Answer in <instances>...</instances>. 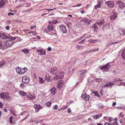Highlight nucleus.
Listing matches in <instances>:
<instances>
[{"instance_id":"nucleus-1","label":"nucleus","mask_w":125,"mask_h":125,"mask_svg":"<svg viewBox=\"0 0 125 125\" xmlns=\"http://www.w3.org/2000/svg\"><path fill=\"white\" fill-rule=\"evenodd\" d=\"M13 42V41L11 40H7L4 43L1 41L0 42V49L5 50L8 47L12 45Z\"/></svg>"},{"instance_id":"nucleus-2","label":"nucleus","mask_w":125,"mask_h":125,"mask_svg":"<svg viewBox=\"0 0 125 125\" xmlns=\"http://www.w3.org/2000/svg\"><path fill=\"white\" fill-rule=\"evenodd\" d=\"M64 75V73L63 72L59 71L58 75L53 77V79L54 80H56L59 78L62 79L63 78Z\"/></svg>"},{"instance_id":"nucleus-3","label":"nucleus","mask_w":125,"mask_h":125,"mask_svg":"<svg viewBox=\"0 0 125 125\" xmlns=\"http://www.w3.org/2000/svg\"><path fill=\"white\" fill-rule=\"evenodd\" d=\"M0 97L1 98H3L5 100H9L10 99L9 93L7 92H6L5 94L4 93H0Z\"/></svg>"},{"instance_id":"nucleus-4","label":"nucleus","mask_w":125,"mask_h":125,"mask_svg":"<svg viewBox=\"0 0 125 125\" xmlns=\"http://www.w3.org/2000/svg\"><path fill=\"white\" fill-rule=\"evenodd\" d=\"M105 4H106L109 8H113L115 4L114 1H108L105 2Z\"/></svg>"},{"instance_id":"nucleus-5","label":"nucleus","mask_w":125,"mask_h":125,"mask_svg":"<svg viewBox=\"0 0 125 125\" xmlns=\"http://www.w3.org/2000/svg\"><path fill=\"white\" fill-rule=\"evenodd\" d=\"M61 31L63 33H65L67 32V30L66 26L63 25H61L60 26Z\"/></svg>"},{"instance_id":"nucleus-6","label":"nucleus","mask_w":125,"mask_h":125,"mask_svg":"<svg viewBox=\"0 0 125 125\" xmlns=\"http://www.w3.org/2000/svg\"><path fill=\"white\" fill-rule=\"evenodd\" d=\"M87 72L86 70L79 71L77 73L82 76H83L86 74Z\"/></svg>"},{"instance_id":"nucleus-7","label":"nucleus","mask_w":125,"mask_h":125,"mask_svg":"<svg viewBox=\"0 0 125 125\" xmlns=\"http://www.w3.org/2000/svg\"><path fill=\"white\" fill-rule=\"evenodd\" d=\"M90 20H89L85 19H83L80 21V22H83L84 23V24L85 25H89L90 24Z\"/></svg>"},{"instance_id":"nucleus-8","label":"nucleus","mask_w":125,"mask_h":125,"mask_svg":"<svg viewBox=\"0 0 125 125\" xmlns=\"http://www.w3.org/2000/svg\"><path fill=\"white\" fill-rule=\"evenodd\" d=\"M22 80L23 82L27 84L29 82L30 79L27 76H24L22 78Z\"/></svg>"},{"instance_id":"nucleus-9","label":"nucleus","mask_w":125,"mask_h":125,"mask_svg":"<svg viewBox=\"0 0 125 125\" xmlns=\"http://www.w3.org/2000/svg\"><path fill=\"white\" fill-rule=\"evenodd\" d=\"M81 97L83 99L87 101L89 100L90 96L89 95H87L86 94H82Z\"/></svg>"},{"instance_id":"nucleus-10","label":"nucleus","mask_w":125,"mask_h":125,"mask_svg":"<svg viewBox=\"0 0 125 125\" xmlns=\"http://www.w3.org/2000/svg\"><path fill=\"white\" fill-rule=\"evenodd\" d=\"M109 63H108L104 66H103L102 67H101L100 69L102 70H108L109 69Z\"/></svg>"},{"instance_id":"nucleus-11","label":"nucleus","mask_w":125,"mask_h":125,"mask_svg":"<svg viewBox=\"0 0 125 125\" xmlns=\"http://www.w3.org/2000/svg\"><path fill=\"white\" fill-rule=\"evenodd\" d=\"M37 52L40 55H45L46 54V51L42 49L37 50Z\"/></svg>"},{"instance_id":"nucleus-12","label":"nucleus","mask_w":125,"mask_h":125,"mask_svg":"<svg viewBox=\"0 0 125 125\" xmlns=\"http://www.w3.org/2000/svg\"><path fill=\"white\" fill-rule=\"evenodd\" d=\"M104 23V20L103 19H101L100 22H96V24H97L99 26H100L103 24Z\"/></svg>"},{"instance_id":"nucleus-13","label":"nucleus","mask_w":125,"mask_h":125,"mask_svg":"<svg viewBox=\"0 0 125 125\" xmlns=\"http://www.w3.org/2000/svg\"><path fill=\"white\" fill-rule=\"evenodd\" d=\"M117 17V15L115 13H114L112 14L110 16V18L111 20H114Z\"/></svg>"},{"instance_id":"nucleus-14","label":"nucleus","mask_w":125,"mask_h":125,"mask_svg":"<svg viewBox=\"0 0 125 125\" xmlns=\"http://www.w3.org/2000/svg\"><path fill=\"white\" fill-rule=\"evenodd\" d=\"M49 92H50L51 94L52 95H53L55 93V89L54 87H53L50 90Z\"/></svg>"},{"instance_id":"nucleus-15","label":"nucleus","mask_w":125,"mask_h":125,"mask_svg":"<svg viewBox=\"0 0 125 125\" xmlns=\"http://www.w3.org/2000/svg\"><path fill=\"white\" fill-rule=\"evenodd\" d=\"M125 32V31L123 29H119L118 31V32L120 35H124Z\"/></svg>"},{"instance_id":"nucleus-16","label":"nucleus","mask_w":125,"mask_h":125,"mask_svg":"<svg viewBox=\"0 0 125 125\" xmlns=\"http://www.w3.org/2000/svg\"><path fill=\"white\" fill-rule=\"evenodd\" d=\"M18 93L21 96H25L27 95V94L26 93H25L22 91H19Z\"/></svg>"},{"instance_id":"nucleus-17","label":"nucleus","mask_w":125,"mask_h":125,"mask_svg":"<svg viewBox=\"0 0 125 125\" xmlns=\"http://www.w3.org/2000/svg\"><path fill=\"white\" fill-rule=\"evenodd\" d=\"M109 27V25L108 24H106L103 25L102 27L103 30L104 31L105 30L107 29Z\"/></svg>"},{"instance_id":"nucleus-18","label":"nucleus","mask_w":125,"mask_h":125,"mask_svg":"<svg viewBox=\"0 0 125 125\" xmlns=\"http://www.w3.org/2000/svg\"><path fill=\"white\" fill-rule=\"evenodd\" d=\"M41 106L40 105H36L34 107V109L36 112H38L40 110Z\"/></svg>"},{"instance_id":"nucleus-19","label":"nucleus","mask_w":125,"mask_h":125,"mask_svg":"<svg viewBox=\"0 0 125 125\" xmlns=\"http://www.w3.org/2000/svg\"><path fill=\"white\" fill-rule=\"evenodd\" d=\"M101 2L100 1H98V4L95 6V9L97 10L98 8L101 7Z\"/></svg>"},{"instance_id":"nucleus-20","label":"nucleus","mask_w":125,"mask_h":125,"mask_svg":"<svg viewBox=\"0 0 125 125\" xmlns=\"http://www.w3.org/2000/svg\"><path fill=\"white\" fill-rule=\"evenodd\" d=\"M5 1H3V0H1L0 1V8H2L5 4Z\"/></svg>"},{"instance_id":"nucleus-21","label":"nucleus","mask_w":125,"mask_h":125,"mask_svg":"<svg viewBox=\"0 0 125 125\" xmlns=\"http://www.w3.org/2000/svg\"><path fill=\"white\" fill-rule=\"evenodd\" d=\"M16 72L19 74H21V69H20L19 67L16 68Z\"/></svg>"},{"instance_id":"nucleus-22","label":"nucleus","mask_w":125,"mask_h":125,"mask_svg":"<svg viewBox=\"0 0 125 125\" xmlns=\"http://www.w3.org/2000/svg\"><path fill=\"white\" fill-rule=\"evenodd\" d=\"M39 83H44L45 80L43 79L42 78H41L40 77H39Z\"/></svg>"},{"instance_id":"nucleus-23","label":"nucleus","mask_w":125,"mask_h":125,"mask_svg":"<svg viewBox=\"0 0 125 125\" xmlns=\"http://www.w3.org/2000/svg\"><path fill=\"white\" fill-rule=\"evenodd\" d=\"M50 77L49 75H46L45 76V79L47 82H49L50 80Z\"/></svg>"},{"instance_id":"nucleus-24","label":"nucleus","mask_w":125,"mask_h":125,"mask_svg":"<svg viewBox=\"0 0 125 125\" xmlns=\"http://www.w3.org/2000/svg\"><path fill=\"white\" fill-rule=\"evenodd\" d=\"M27 71V69L26 68L24 67L23 69H21V74H22L26 72Z\"/></svg>"},{"instance_id":"nucleus-25","label":"nucleus","mask_w":125,"mask_h":125,"mask_svg":"<svg viewBox=\"0 0 125 125\" xmlns=\"http://www.w3.org/2000/svg\"><path fill=\"white\" fill-rule=\"evenodd\" d=\"M48 29L50 30H54L53 26L50 24L48 25Z\"/></svg>"},{"instance_id":"nucleus-26","label":"nucleus","mask_w":125,"mask_h":125,"mask_svg":"<svg viewBox=\"0 0 125 125\" xmlns=\"http://www.w3.org/2000/svg\"><path fill=\"white\" fill-rule=\"evenodd\" d=\"M57 69V68L56 67H52L51 69V72L52 73H53V72H54Z\"/></svg>"},{"instance_id":"nucleus-27","label":"nucleus","mask_w":125,"mask_h":125,"mask_svg":"<svg viewBox=\"0 0 125 125\" xmlns=\"http://www.w3.org/2000/svg\"><path fill=\"white\" fill-rule=\"evenodd\" d=\"M97 24H96V23L94 24V25L93 26V27H94V31H96L97 30L98 27L97 26Z\"/></svg>"},{"instance_id":"nucleus-28","label":"nucleus","mask_w":125,"mask_h":125,"mask_svg":"<svg viewBox=\"0 0 125 125\" xmlns=\"http://www.w3.org/2000/svg\"><path fill=\"white\" fill-rule=\"evenodd\" d=\"M121 41H118V42H112V43H110L107 45V46H109L111 45H112V44H115V43H119V42H120Z\"/></svg>"},{"instance_id":"nucleus-29","label":"nucleus","mask_w":125,"mask_h":125,"mask_svg":"<svg viewBox=\"0 0 125 125\" xmlns=\"http://www.w3.org/2000/svg\"><path fill=\"white\" fill-rule=\"evenodd\" d=\"M83 46L79 45H77L76 46V48H77L78 50L83 48Z\"/></svg>"},{"instance_id":"nucleus-30","label":"nucleus","mask_w":125,"mask_h":125,"mask_svg":"<svg viewBox=\"0 0 125 125\" xmlns=\"http://www.w3.org/2000/svg\"><path fill=\"white\" fill-rule=\"evenodd\" d=\"M6 63L5 61H2L0 62V67L3 66L4 64Z\"/></svg>"},{"instance_id":"nucleus-31","label":"nucleus","mask_w":125,"mask_h":125,"mask_svg":"<svg viewBox=\"0 0 125 125\" xmlns=\"http://www.w3.org/2000/svg\"><path fill=\"white\" fill-rule=\"evenodd\" d=\"M122 57L124 59H125V51H123L122 52L121 54Z\"/></svg>"},{"instance_id":"nucleus-32","label":"nucleus","mask_w":125,"mask_h":125,"mask_svg":"<svg viewBox=\"0 0 125 125\" xmlns=\"http://www.w3.org/2000/svg\"><path fill=\"white\" fill-rule=\"evenodd\" d=\"M21 51L23 52L26 54H27L28 53V50L26 49H24L22 50Z\"/></svg>"},{"instance_id":"nucleus-33","label":"nucleus","mask_w":125,"mask_h":125,"mask_svg":"<svg viewBox=\"0 0 125 125\" xmlns=\"http://www.w3.org/2000/svg\"><path fill=\"white\" fill-rule=\"evenodd\" d=\"M63 86V84H61L60 83H58L57 86V87L59 89H60Z\"/></svg>"},{"instance_id":"nucleus-34","label":"nucleus","mask_w":125,"mask_h":125,"mask_svg":"<svg viewBox=\"0 0 125 125\" xmlns=\"http://www.w3.org/2000/svg\"><path fill=\"white\" fill-rule=\"evenodd\" d=\"M7 33H0V37H2L3 36H6Z\"/></svg>"},{"instance_id":"nucleus-35","label":"nucleus","mask_w":125,"mask_h":125,"mask_svg":"<svg viewBox=\"0 0 125 125\" xmlns=\"http://www.w3.org/2000/svg\"><path fill=\"white\" fill-rule=\"evenodd\" d=\"M68 71L70 73H72L73 71V68H72L71 67H70L68 69Z\"/></svg>"},{"instance_id":"nucleus-36","label":"nucleus","mask_w":125,"mask_h":125,"mask_svg":"<svg viewBox=\"0 0 125 125\" xmlns=\"http://www.w3.org/2000/svg\"><path fill=\"white\" fill-rule=\"evenodd\" d=\"M95 80L97 82H99L102 81V79L101 78H96Z\"/></svg>"},{"instance_id":"nucleus-37","label":"nucleus","mask_w":125,"mask_h":125,"mask_svg":"<svg viewBox=\"0 0 125 125\" xmlns=\"http://www.w3.org/2000/svg\"><path fill=\"white\" fill-rule=\"evenodd\" d=\"M10 36H5V37H3L2 38V39H10Z\"/></svg>"},{"instance_id":"nucleus-38","label":"nucleus","mask_w":125,"mask_h":125,"mask_svg":"<svg viewBox=\"0 0 125 125\" xmlns=\"http://www.w3.org/2000/svg\"><path fill=\"white\" fill-rule=\"evenodd\" d=\"M29 33H31V35H33V36H36V34L35 32L34 31H30L29 32Z\"/></svg>"},{"instance_id":"nucleus-39","label":"nucleus","mask_w":125,"mask_h":125,"mask_svg":"<svg viewBox=\"0 0 125 125\" xmlns=\"http://www.w3.org/2000/svg\"><path fill=\"white\" fill-rule=\"evenodd\" d=\"M108 86L109 87L110 86H111L112 85H114V84L112 82H109L107 83Z\"/></svg>"},{"instance_id":"nucleus-40","label":"nucleus","mask_w":125,"mask_h":125,"mask_svg":"<svg viewBox=\"0 0 125 125\" xmlns=\"http://www.w3.org/2000/svg\"><path fill=\"white\" fill-rule=\"evenodd\" d=\"M85 39H84L83 40H82L81 41L79 42L78 44H83V42L85 41Z\"/></svg>"},{"instance_id":"nucleus-41","label":"nucleus","mask_w":125,"mask_h":125,"mask_svg":"<svg viewBox=\"0 0 125 125\" xmlns=\"http://www.w3.org/2000/svg\"><path fill=\"white\" fill-rule=\"evenodd\" d=\"M51 104H52V103L50 101H49V102L47 103L46 104L47 106L48 107L49 106H51Z\"/></svg>"},{"instance_id":"nucleus-42","label":"nucleus","mask_w":125,"mask_h":125,"mask_svg":"<svg viewBox=\"0 0 125 125\" xmlns=\"http://www.w3.org/2000/svg\"><path fill=\"white\" fill-rule=\"evenodd\" d=\"M13 119V116H10L9 118L10 120V122L11 124L12 123L13 121H12V119Z\"/></svg>"},{"instance_id":"nucleus-43","label":"nucleus","mask_w":125,"mask_h":125,"mask_svg":"<svg viewBox=\"0 0 125 125\" xmlns=\"http://www.w3.org/2000/svg\"><path fill=\"white\" fill-rule=\"evenodd\" d=\"M98 49H93L91 50L90 51V52H94L97 51H98Z\"/></svg>"},{"instance_id":"nucleus-44","label":"nucleus","mask_w":125,"mask_h":125,"mask_svg":"<svg viewBox=\"0 0 125 125\" xmlns=\"http://www.w3.org/2000/svg\"><path fill=\"white\" fill-rule=\"evenodd\" d=\"M29 97L30 99H34L35 97L34 96H33L32 95H30L29 96Z\"/></svg>"},{"instance_id":"nucleus-45","label":"nucleus","mask_w":125,"mask_h":125,"mask_svg":"<svg viewBox=\"0 0 125 125\" xmlns=\"http://www.w3.org/2000/svg\"><path fill=\"white\" fill-rule=\"evenodd\" d=\"M65 23L67 25L68 27H69L71 26L70 24H71V22H66Z\"/></svg>"},{"instance_id":"nucleus-46","label":"nucleus","mask_w":125,"mask_h":125,"mask_svg":"<svg viewBox=\"0 0 125 125\" xmlns=\"http://www.w3.org/2000/svg\"><path fill=\"white\" fill-rule=\"evenodd\" d=\"M92 93L94 94V95L95 96H98V92L96 91H93L92 92Z\"/></svg>"},{"instance_id":"nucleus-47","label":"nucleus","mask_w":125,"mask_h":125,"mask_svg":"<svg viewBox=\"0 0 125 125\" xmlns=\"http://www.w3.org/2000/svg\"><path fill=\"white\" fill-rule=\"evenodd\" d=\"M116 3L117 4H120L121 3L123 4H124L121 1H117L116 2Z\"/></svg>"},{"instance_id":"nucleus-48","label":"nucleus","mask_w":125,"mask_h":125,"mask_svg":"<svg viewBox=\"0 0 125 125\" xmlns=\"http://www.w3.org/2000/svg\"><path fill=\"white\" fill-rule=\"evenodd\" d=\"M123 5H122L121 4H119V7L120 8H123L125 5V4H123Z\"/></svg>"},{"instance_id":"nucleus-49","label":"nucleus","mask_w":125,"mask_h":125,"mask_svg":"<svg viewBox=\"0 0 125 125\" xmlns=\"http://www.w3.org/2000/svg\"><path fill=\"white\" fill-rule=\"evenodd\" d=\"M99 117H100V116L99 115H95V116H94V118L95 119H98L99 118Z\"/></svg>"},{"instance_id":"nucleus-50","label":"nucleus","mask_w":125,"mask_h":125,"mask_svg":"<svg viewBox=\"0 0 125 125\" xmlns=\"http://www.w3.org/2000/svg\"><path fill=\"white\" fill-rule=\"evenodd\" d=\"M20 87L21 88L24 87V83H21L20 85Z\"/></svg>"},{"instance_id":"nucleus-51","label":"nucleus","mask_w":125,"mask_h":125,"mask_svg":"<svg viewBox=\"0 0 125 125\" xmlns=\"http://www.w3.org/2000/svg\"><path fill=\"white\" fill-rule=\"evenodd\" d=\"M58 106L57 105H54L53 107V109L54 110L56 109H57Z\"/></svg>"},{"instance_id":"nucleus-52","label":"nucleus","mask_w":125,"mask_h":125,"mask_svg":"<svg viewBox=\"0 0 125 125\" xmlns=\"http://www.w3.org/2000/svg\"><path fill=\"white\" fill-rule=\"evenodd\" d=\"M68 107V106H65L63 107L62 108H61V109L65 110Z\"/></svg>"},{"instance_id":"nucleus-53","label":"nucleus","mask_w":125,"mask_h":125,"mask_svg":"<svg viewBox=\"0 0 125 125\" xmlns=\"http://www.w3.org/2000/svg\"><path fill=\"white\" fill-rule=\"evenodd\" d=\"M119 78H117L115 79H114L113 81V82H117V81H119Z\"/></svg>"},{"instance_id":"nucleus-54","label":"nucleus","mask_w":125,"mask_h":125,"mask_svg":"<svg viewBox=\"0 0 125 125\" xmlns=\"http://www.w3.org/2000/svg\"><path fill=\"white\" fill-rule=\"evenodd\" d=\"M10 39L11 40H14L16 39V37H11L10 36Z\"/></svg>"},{"instance_id":"nucleus-55","label":"nucleus","mask_w":125,"mask_h":125,"mask_svg":"<svg viewBox=\"0 0 125 125\" xmlns=\"http://www.w3.org/2000/svg\"><path fill=\"white\" fill-rule=\"evenodd\" d=\"M16 37H17V41L19 42L21 41V39L20 37H18L17 36L16 37V39L17 38Z\"/></svg>"},{"instance_id":"nucleus-56","label":"nucleus","mask_w":125,"mask_h":125,"mask_svg":"<svg viewBox=\"0 0 125 125\" xmlns=\"http://www.w3.org/2000/svg\"><path fill=\"white\" fill-rule=\"evenodd\" d=\"M106 87H108L107 83H106L104 85L102 86V87L105 88Z\"/></svg>"},{"instance_id":"nucleus-57","label":"nucleus","mask_w":125,"mask_h":125,"mask_svg":"<svg viewBox=\"0 0 125 125\" xmlns=\"http://www.w3.org/2000/svg\"><path fill=\"white\" fill-rule=\"evenodd\" d=\"M82 5L81 4H77L76 5H75V6H73V7H78V6L79 7V6H82Z\"/></svg>"},{"instance_id":"nucleus-58","label":"nucleus","mask_w":125,"mask_h":125,"mask_svg":"<svg viewBox=\"0 0 125 125\" xmlns=\"http://www.w3.org/2000/svg\"><path fill=\"white\" fill-rule=\"evenodd\" d=\"M3 107V105L2 103L0 102V108H2Z\"/></svg>"},{"instance_id":"nucleus-59","label":"nucleus","mask_w":125,"mask_h":125,"mask_svg":"<svg viewBox=\"0 0 125 125\" xmlns=\"http://www.w3.org/2000/svg\"><path fill=\"white\" fill-rule=\"evenodd\" d=\"M98 106L99 108H102L103 107V105H101L100 104H99L98 105Z\"/></svg>"},{"instance_id":"nucleus-60","label":"nucleus","mask_w":125,"mask_h":125,"mask_svg":"<svg viewBox=\"0 0 125 125\" xmlns=\"http://www.w3.org/2000/svg\"><path fill=\"white\" fill-rule=\"evenodd\" d=\"M52 50V48L51 47H49L47 49V50L48 51H51Z\"/></svg>"},{"instance_id":"nucleus-61","label":"nucleus","mask_w":125,"mask_h":125,"mask_svg":"<svg viewBox=\"0 0 125 125\" xmlns=\"http://www.w3.org/2000/svg\"><path fill=\"white\" fill-rule=\"evenodd\" d=\"M14 13H11V12H9L8 14V16H9L10 15H13Z\"/></svg>"},{"instance_id":"nucleus-62","label":"nucleus","mask_w":125,"mask_h":125,"mask_svg":"<svg viewBox=\"0 0 125 125\" xmlns=\"http://www.w3.org/2000/svg\"><path fill=\"white\" fill-rule=\"evenodd\" d=\"M68 112L69 113H71V110L70 108H69L68 110Z\"/></svg>"},{"instance_id":"nucleus-63","label":"nucleus","mask_w":125,"mask_h":125,"mask_svg":"<svg viewBox=\"0 0 125 125\" xmlns=\"http://www.w3.org/2000/svg\"><path fill=\"white\" fill-rule=\"evenodd\" d=\"M111 124L110 123H105L104 124L105 125H109Z\"/></svg>"},{"instance_id":"nucleus-64","label":"nucleus","mask_w":125,"mask_h":125,"mask_svg":"<svg viewBox=\"0 0 125 125\" xmlns=\"http://www.w3.org/2000/svg\"><path fill=\"white\" fill-rule=\"evenodd\" d=\"M116 103L115 102H114L112 104V106H115L116 105Z\"/></svg>"}]
</instances>
